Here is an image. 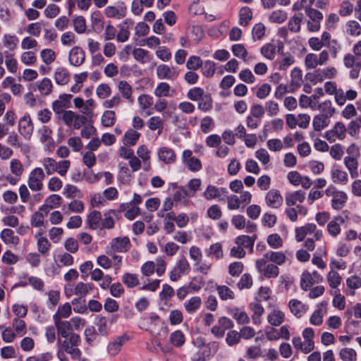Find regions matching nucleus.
Instances as JSON below:
<instances>
[{"label": "nucleus", "mask_w": 361, "mask_h": 361, "mask_svg": "<svg viewBox=\"0 0 361 361\" xmlns=\"http://www.w3.org/2000/svg\"><path fill=\"white\" fill-rule=\"evenodd\" d=\"M305 13L308 17L307 22V30L312 32H318L321 27V21L323 19V14L319 11L308 7L305 8Z\"/></svg>", "instance_id": "nucleus-1"}, {"label": "nucleus", "mask_w": 361, "mask_h": 361, "mask_svg": "<svg viewBox=\"0 0 361 361\" xmlns=\"http://www.w3.org/2000/svg\"><path fill=\"white\" fill-rule=\"evenodd\" d=\"M45 178V174L41 168L33 169L28 177L27 185L31 190L34 192L40 191L43 188L42 181Z\"/></svg>", "instance_id": "nucleus-2"}, {"label": "nucleus", "mask_w": 361, "mask_h": 361, "mask_svg": "<svg viewBox=\"0 0 361 361\" xmlns=\"http://www.w3.org/2000/svg\"><path fill=\"white\" fill-rule=\"evenodd\" d=\"M346 131L347 128L344 123L338 121L332 129L325 133L324 137L330 142H334L336 140H343L345 137Z\"/></svg>", "instance_id": "nucleus-3"}, {"label": "nucleus", "mask_w": 361, "mask_h": 361, "mask_svg": "<svg viewBox=\"0 0 361 361\" xmlns=\"http://www.w3.org/2000/svg\"><path fill=\"white\" fill-rule=\"evenodd\" d=\"M34 126L29 114H25L18 122V131L26 140H30Z\"/></svg>", "instance_id": "nucleus-4"}, {"label": "nucleus", "mask_w": 361, "mask_h": 361, "mask_svg": "<svg viewBox=\"0 0 361 361\" xmlns=\"http://www.w3.org/2000/svg\"><path fill=\"white\" fill-rule=\"evenodd\" d=\"M122 257L118 255H114L111 260L106 255H100L97 257V263L103 269H107L110 267L117 270L121 268Z\"/></svg>", "instance_id": "nucleus-5"}, {"label": "nucleus", "mask_w": 361, "mask_h": 361, "mask_svg": "<svg viewBox=\"0 0 361 361\" xmlns=\"http://www.w3.org/2000/svg\"><path fill=\"white\" fill-rule=\"evenodd\" d=\"M227 192V189L225 188H216L214 185H209L204 192V197L207 200L218 199L221 201L224 200Z\"/></svg>", "instance_id": "nucleus-6"}, {"label": "nucleus", "mask_w": 361, "mask_h": 361, "mask_svg": "<svg viewBox=\"0 0 361 361\" xmlns=\"http://www.w3.org/2000/svg\"><path fill=\"white\" fill-rule=\"evenodd\" d=\"M72 94H63L59 96V99L55 100L52 103V109L56 114H61L63 111V109L69 108L71 106V99L72 98Z\"/></svg>", "instance_id": "nucleus-7"}, {"label": "nucleus", "mask_w": 361, "mask_h": 361, "mask_svg": "<svg viewBox=\"0 0 361 361\" xmlns=\"http://www.w3.org/2000/svg\"><path fill=\"white\" fill-rule=\"evenodd\" d=\"M321 280L322 278L317 272H304L300 281L301 288L307 290L313 284L319 283Z\"/></svg>", "instance_id": "nucleus-8"}, {"label": "nucleus", "mask_w": 361, "mask_h": 361, "mask_svg": "<svg viewBox=\"0 0 361 361\" xmlns=\"http://www.w3.org/2000/svg\"><path fill=\"white\" fill-rule=\"evenodd\" d=\"M290 312L297 318L302 317L308 310V306L297 299H292L288 304Z\"/></svg>", "instance_id": "nucleus-9"}, {"label": "nucleus", "mask_w": 361, "mask_h": 361, "mask_svg": "<svg viewBox=\"0 0 361 361\" xmlns=\"http://www.w3.org/2000/svg\"><path fill=\"white\" fill-rule=\"evenodd\" d=\"M327 302H322L317 306V309L314 310L310 317V322L312 325L319 326L323 322V317L327 312Z\"/></svg>", "instance_id": "nucleus-10"}, {"label": "nucleus", "mask_w": 361, "mask_h": 361, "mask_svg": "<svg viewBox=\"0 0 361 361\" xmlns=\"http://www.w3.org/2000/svg\"><path fill=\"white\" fill-rule=\"evenodd\" d=\"M158 157L160 161L166 164H172L176 160V155L174 150L168 147H162L158 149Z\"/></svg>", "instance_id": "nucleus-11"}, {"label": "nucleus", "mask_w": 361, "mask_h": 361, "mask_svg": "<svg viewBox=\"0 0 361 361\" xmlns=\"http://www.w3.org/2000/svg\"><path fill=\"white\" fill-rule=\"evenodd\" d=\"M157 75L161 80H173L178 73L174 68H170L166 64H161L157 68Z\"/></svg>", "instance_id": "nucleus-12"}, {"label": "nucleus", "mask_w": 361, "mask_h": 361, "mask_svg": "<svg viewBox=\"0 0 361 361\" xmlns=\"http://www.w3.org/2000/svg\"><path fill=\"white\" fill-rule=\"evenodd\" d=\"M85 60V51L79 47H74L69 52V61L75 66H80Z\"/></svg>", "instance_id": "nucleus-13"}, {"label": "nucleus", "mask_w": 361, "mask_h": 361, "mask_svg": "<svg viewBox=\"0 0 361 361\" xmlns=\"http://www.w3.org/2000/svg\"><path fill=\"white\" fill-rule=\"evenodd\" d=\"M54 323L57 329L58 336L59 337L64 338L73 334L72 332V325L70 324L69 321L56 318L54 320Z\"/></svg>", "instance_id": "nucleus-14"}, {"label": "nucleus", "mask_w": 361, "mask_h": 361, "mask_svg": "<svg viewBox=\"0 0 361 361\" xmlns=\"http://www.w3.org/2000/svg\"><path fill=\"white\" fill-rule=\"evenodd\" d=\"M111 245L114 251L118 252H126L130 247V239L125 236L123 238L117 237L114 238L111 242Z\"/></svg>", "instance_id": "nucleus-15"}, {"label": "nucleus", "mask_w": 361, "mask_h": 361, "mask_svg": "<svg viewBox=\"0 0 361 361\" xmlns=\"http://www.w3.org/2000/svg\"><path fill=\"white\" fill-rule=\"evenodd\" d=\"M265 200L269 207L278 208L283 202V197L278 190L272 189L267 193Z\"/></svg>", "instance_id": "nucleus-16"}, {"label": "nucleus", "mask_w": 361, "mask_h": 361, "mask_svg": "<svg viewBox=\"0 0 361 361\" xmlns=\"http://www.w3.org/2000/svg\"><path fill=\"white\" fill-rule=\"evenodd\" d=\"M331 176L334 183L345 185L348 181V173L335 165L331 170Z\"/></svg>", "instance_id": "nucleus-17"}, {"label": "nucleus", "mask_w": 361, "mask_h": 361, "mask_svg": "<svg viewBox=\"0 0 361 361\" xmlns=\"http://www.w3.org/2000/svg\"><path fill=\"white\" fill-rule=\"evenodd\" d=\"M285 314L278 308L272 310L267 316L268 322L274 326H280L284 321Z\"/></svg>", "instance_id": "nucleus-18"}, {"label": "nucleus", "mask_w": 361, "mask_h": 361, "mask_svg": "<svg viewBox=\"0 0 361 361\" xmlns=\"http://www.w3.org/2000/svg\"><path fill=\"white\" fill-rule=\"evenodd\" d=\"M347 201V194L344 191L339 190L338 192H336V195L332 197L331 207L335 210H340L345 206Z\"/></svg>", "instance_id": "nucleus-19"}, {"label": "nucleus", "mask_w": 361, "mask_h": 361, "mask_svg": "<svg viewBox=\"0 0 361 361\" xmlns=\"http://www.w3.org/2000/svg\"><path fill=\"white\" fill-rule=\"evenodd\" d=\"M344 222L345 219L343 216H335L327 225L329 233L334 237L337 236L341 232V225L344 224Z\"/></svg>", "instance_id": "nucleus-20"}, {"label": "nucleus", "mask_w": 361, "mask_h": 361, "mask_svg": "<svg viewBox=\"0 0 361 361\" xmlns=\"http://www.w3.org/2000/svg\"><path fill=\"white\" fill-rule=\"evenodd\" d=\"M118 89L124 99H127L130 104H133V88L127 81L121 80L118 84Z\"/></svg>", "instance_id": "nucleus-21"}, {"label": "nucleus", "mask_w": 361, "mask_h": 361, "mask_svg": "<svg viewBox=\"0 0 361 361\" xmlns=\"http://www.w3.org/2000/svg\"><path fill=\"white\" fill-rule=\"evenodd\" d=\"M286 203L288 206H293L298 202H302L305 198V193L302 190L286 193Z\"/></svg>", "instance_id": "nucleus-22"}, {"label": "nucleus", "mask_w": 361, "mask_h": 361, "mask_svg": "<svg viewBox=\"0 0 361 361\" xmlns=\"http://www.w3.org/2000/svg\"><path fill=\"white\" fill-rule=\"evenodd\" d=\"M250 308L253 312L252 319L254 324L259 325L261 323V316L264 314V309L259 302H252L250 304Z\"/></svg>", "instance_id": "nucleus-23"}, {"label": "nucleus", "mask_w": 361, "mask_h": 361, "mask_svg": "<svg viewBox=\"0 0 361 361\" xmlns=\"http://www.w3.org/2000/svg\"><path fill=\"white\" fill-rule=\"evenodd\" d=\"M257 238V235L248 236L245 235H239L235 239V243L238 245L241 246L243 248H250V251L252 252L253 250V246L255 241Z\"/></svg>", "instance_id": "nucleus-24"}, {"label": "nucleus", "mask_w": 361, "mask_h": 361, "mask_svg": "<svg viewBox=\"0 0 361 361\" xmlns=\"http://www.w3.org/2000/svg\"><path fill=\"white\" fill-rule=\"evenodd\" d=\"M302 18L303 16L302 13L295 14L293 16H292L288 23V30L293 33L299 32L301 29Z\"/></svg>", "instance_id": "nucleus-25"}, {"label": "nucleus", "mask_w": 361, "mask_h": 361, "mask_svg": "<svg viewBox=\"0 0 361 361\" xmlns=\"http://www.w3.org/2000/svg\"><path fill=\"white\" fill-rule=\"evenodd\" d=\"M202 300L198 296H194L183 304L185 311L189 314L196 312L201 306Z\"/></svg>", "instance_id": "nucleus-26"}, {"label": "nucleus", "mask_w": 361, "mask_h": 361, "mask_svg": "<svg viewBox=\"0 0 361 361\" xmlns=\"http://www.w3.org/2000/svg\"><path fill=\"white\" fill-rule=\"evenodd\" d=\"M140 137V133L133 129L127 130L123 137V143L124 145H135Z\"/></svg>", "instance_id": "nucleus-27"}, {"label": "nucleus", "mask_w": 361, "mask_h": 361, "mask_svg": "<svg viewBox=\"0 0 361 361\" xmlns=\"http://www.w3.org/2000/svg\"><path fill=\"white\" fill-rule=\"evenodd\" d=\"M329 123V118L320 114L315 116L312 121V126L315 131H321L322 129L326 128Z\"/></svg>", "instance_id": "nucleus-28"}, {"label": "nucleus", "mask_w": 361, "mask_h": 361, "mask_svg": "<svg viewBox=\"0 0 361 361\" xmlns=\"http://www.w3.org/2000/svg\"><path fill=\"white\" fill-rule=\"evenodd\" d=\"M71 312V305L69 302H66L58 307L57 312L53 316V320H55L56 318L59 319L68 318Z\"/></svg>", "instance_id": "nucleus-29"}, {"label": "nucleus", "mask_w": 361, "mask_h": 361, "mask_svg": "<svg viewBox=\"0 0 361 361\" xmlns=\"http://www.w3.org/2000/svg\"><path fill=\"white\" fill-rule=\"evenodd\" d=\"M92 289V283H85L80 282L77 283L74 288V295L78 296L79 298H84Z\"/></svg>", "instance_id": "nucleus-30"}, {"label": "nucleus", "mask_w": 361, "mask_h": 361, "mask_svg": "<svg viewBox=\"0 0 361 361\" xmlns=\"http://www.w3.org/2000/svg\"><path fill=\"white\" fill-rule=\"evenodd\" d=\"M102 221V214L99 212L94 210L87 216V223L89 227L92 229H97Z\"/></svg>", "instance_id": "nucleus-31"}, {"label": "nucleus", "mask_w": 361, "mask_h": 361, "mask_svg": "<svg viewBox=\"0 0 361 361\" xmlns=\"http://www.w3.org/2000/svg\"><path fill=\"white\" fill-rule=\"evenodd\" d=\"M231 315L238 324H247L250 322V317L247 314L239 309L232 310Z\"/></svg>", "instance_id": "nucleus-32"}, {"label": "nucleus", "mask_w": 361, "mask_h": 361, "mask_svg": "<svg viewBox=\"0 0 361 361\" xmlns=\"http://www.w3.org/2000/svg\"><path fill=\"white\" fill-rule=\"evenodd\" d=\"M1 238L6 244L16 245L18 243V236L15 235L14 231L10 228H5L1 233Z\"/></svg>", "instance_id": "nucleus-33"}, {"label": "nucleus", "mask_w": 361, "mask_h": 361, "mask_svg": "<svg viewBox=\"0 0 361 361\" xmlns=\"http://www.w3.org/2000/svg\"><path fill=\"white\" fill-rule=\"evenodd\" d=\"M54 79L57 84L65 85L69 80V73L64 68H58L55 71Z\"/></svg>", "instance_id": "nucleus-34"}, {"label": "nucleus", "mask_w": 361, "mask_h": 361, "mask_svg": "<svg viewBox=\"0 0 361 361\" xmlns=\"http://www.w3.org/2000/svg\"><path fill=\"white\" fill-rule=\"evenodd\" d=\"M319 110L321 111L320 115L331 118L335 113V109L332 106L330 100H326L318 106Z\"/></svg>", "instance_id": "nucleus-35"}, {"label": "nucleus", "mask_w": 361, "mask_h": 361, "mask_svg": "<svg viewBox=\"0 0 361 361\" xmlns=\"http://www.w3.org/2000/svg\"><path fill=\"white\" fill-rule=\"evenodd\" d=\"M198 109L207 112L213 108V99L209 94H206L197 104Z\"/></svg>", "instance_id": "nucleus-36"}, {"label": "nucleus", "mask_w": 361, "mask_h": 361, "mask_svg": "<svg viewBox=\"0 0 361 361\" xmlns=\"http://www.w3.org/2000/svg\"><path fill=\"white\" fill-rule=\"evenodd\" d=\"M169 340L174 347L180 348L185 343V336L181 331L176 330L171 334Z\"/></svg>", "instance_id": "nucleus-37"}, {"label": "nucleus", "mask_w": 361, "mask_h": 361, "mask_svg": "<svg viewBox=\"0 0 361 361\" xmlns=\"http://www.w3.org/2000/svg\"><path fill=\"white\" fill-rule=\"evenodd\" d=\"M39 92L43 95H48L52 92V82L50 79L44 78L40 82H37Z\"/></svg>", "instance_id": "nucleus-38"}, {"label": "nucleus", "mask_w": 361, "mask_h": 361, "mask_svg": "<svg viewBox=\"0 0 361 361\" xmlns=\"http://www.w3.org/2000/svg\"><path fill=\"white\" fill-rule=\"evenodd\" d=\"M105 14L109 18L121 19L126 16V8L118 9L115 6H109L105 8Z\"/></svg>", "instance_id": "nucleus-39"}, {"label": "nucleus", "mask_w": 361, "mask_h": 361, "mask_svg": "<svg viewBox=\"0 0 361 361\" xmlns=\"http://www.w3.org/2000/svg\"><path fill=\"white\" fill-rule=\"evenodd\" d=\"M339 357L343 361H356L357 353L353 348H344L341 349Z\"/></svg>", "instance_id": "nucleus-40"}, {"label": "nucleus", "mask_w": 361, "mask_h": 361, "mask_svg": "<svg viewBox=\"0 0 361 361\" xmlns=\"http://www.w3.org/2000/svg\"><path fill=\"white\" fill-rule=\"evenodd\" d=\"M163 119L159 116H152L147 121V126L151 130H158V135L161 133L163 129Z\"/></svg>", "instance_id": "nucleus-41"}, {"label": "nucleus", "mask_w": 361, "mask_h": 361, "mask_svg": "<svg viewBox=\"0 0 361 361\" xmlns=\"http://www.w3.org/2000/svg\"><path fill=\"white\" fill-rule=\"evenodd\" d=\"M171 91V87L170 85L165 82H160L157 87L154 90V95L159 98L163 97H169L171 96V94H170Z\"/></svg>", "instance_id": "nucleus-42"}, {"label": "nucleus", "mask_w": 361, "mask_h": 361, "mask_svg": "<svg viewBox=\"0 0 361 361\" xmlns=\"http://www.w3.org/2000/svg\"><path fill=\"white\" fill-rule=\"evenodd\" d=\"M125 338L123 336L116 338L113 342L108 345V352L111 355H116L121 349Z\"/></svg>", "instance_id": "nucleus-43"}, {"label": "nucleus", "mask_w": 361, "mask_h": 361, "mask_svg": "<svg viewBox=\"0 0 361 361\" xmlns=\"http://www.w3.org/2000/svg\"><path fill=\"white\" fill-rule=\"evenodd\" d=\"M240 25L246 26L250 20L252 19V10L247 6L243 7L239 11Z\"/></svg>", "instance_id": "nucleus-44"}, {"label": "nucleus", "mask_w": 361, "mask_h": 361, "mask_svg": "<svg viewBox=\"0 0 361 361\" xmlns=\"http://www.w3.org/2000/svg\"><path fill=\"white\" fill-rule=\"evenodd\" d=\"M346 128L350 136H357L360 133V129L361 128V117H358L355 120L351 121Z\"/></svg>", "instance_id": "nucleus-45"}, {"label": "nucleus", "mask_w": 361, "mask_h": 361, "mask_svg": "<svg viewBox=\"0 0 361 361\" xmlns=\"http://www.w3.org/2000/svg\"><path fill=\"white\" fill-rule=\"evenodd\" d=\"M116 122V114L114 111L106 110L103 113L102 116V125L105 127H111Z\"/></svg>", "instance_id": "nucleus-46"}, {"label": "nucleus", "mask_w": 361, "mask_h": 361, "mask_svg": "<svg viewBox=\"0 0 361 361\" xmlns=\"http://www.w3.org/2000/svg\"><path fill=\"white\" fill-rule=\"evenodd\" d=\"M215 63L212 61L207 60L204 63L202 62V66H201V71L204 76L207 78H209L214 75L215 73Z\"/></svg>", "instance_id": "nucleus-47"}, {"label": "nucleus", "mask_w": 361, "mask_h": 361, "mask_svg": "<svg viewBox=\"0 0 361 361\" xmlns=\"http://www.w3.org/2000/svg\"><path fill=\"white\" fill-rule=\"evenodd\" d=\"M12 326L14 329V332L19 336H23L26 334V324L25 322L19 319L15 318L12 321Z\"/></svg>", "instance_id": "nucleus-48"}, {"label": "nucleus", "mask_w": 361, "mask_h": 361, "mask_svg": "<svg viewBox=\"0 0 361 361\" xmlns=\"http://www.w3.org/2000/svg\"><path fill=\"white\" fill-rule=\"evenodd\" d=\"M204 91L202 88L195 87L191 88L187 92V97L190 100L197 102L200 101L204 96Z\"/></svg>", "instance_id": "nucleus-49"}, {"label": "nucleus", "mask_w": 361, "mask_h": 361, "mask_svg": "<svg viewBox=\"0 0 361 361\" xmlns=\"http://www.w3.org/2000/svg\"><path fill=\"white\" fill-rule=\"evenodd\" d=\"M116 212H117L116 210L111 209L104 213V219L101 221L102 228L107 229L114 228V221L112 218V214L115 215Z\"/></svg>", "instance_id": "nucleus-50"}, {"label": "nucleus", "mask_w": 361, "mask_h": 361, "mask_svg": "<svg viewBox=\"0 0 361 361\" xmlns=\"http://www.w3.org/2000/svg\"><path fill=\"white\" fill-rule=\"evenodd\" d=\"M202 62L200 56H190L186 62V68L192 71L197 70L202 66Z\"/></svg>", "instance_id": "nucleus-51"}, {"label": "nucleus", "mask_w": 361, "mask_h": 361, "mask_svg": "<svg viewBox=\"0 0 361 361\" xmlns=\"http://www.w3.org/2000/svg\"><path fill=\"white\" fill-rule=\"evenodd\" d=\"M287 18V13L282 10L274 11L269 17V19L272 23H282Z\"/></svg>", "instance_id": "nucleus-52"}, {"label": "nucleus", "mask_w": 361, "mask_h": 361, "mask_svg": "<svg viewBox=\"0 0 361 361\" xmlns=\"http://www.w3.org/2000/svg\"><path fill=\"white\" fill-rule=\"evenodd\" d=\"M240 338L239 332L235 330H231L226 334V342L229 346H233L239 343Z\"/></svg>", "instance_id": "nucleus-53"}, {"label": "nucleus", "mask_w": 361, "mask_h": 361, "mask_svg": "<svg viewBox=\"0 0 361 361\" xmlns=\"http://www.w3.org/2000/svg\"><path fill=\"white\" fill-rule=\"evenodd\" d=\"M265 257L271 260L272 262H274L277 264H281L284 262L286 256L281 252H267L265 255Z\"/></svg>", "instance_id": "nucleus-54"}, {"label": "nucleus", "mask_w": 361, "mask_h": 361, "mask_svg": "<svg viewBox=\"0 0 361 361\" xmlns=\"http://www.w3.org/2000/svg\"><path fill=\"white\" fill-rule=\"evenodd\" d=\"M42 162L47 175H51L56 172L57 162L54 159L47 157Z\"/></svg>", "instance_id": "nucleus-55"}, {"label": "nucleus", "mask_w": 361, "mask_h": 361, "mask_svg": "<svg viewBox=\"0 0 361 361\" xmlns=\"http://www.w3.org/2000/svg\"><path fill=\"white\" fill-rule=\"evenodd\" d=\"M333 294L334 295V298L332 301L334 307L338 308L340 310H343L345 306V297L341 295L339 293V290L337 289L334 290Z\"/></svg>", "instance_id": "nucleus-56"}, {"label": "nucleus", "mask_w": 361, "mask_h": 361, "mask_svg": "<svg viewBox=\"0 0 361 361\" xmlns=\"http://www.w3.org/2000/svg\"><path fill=\"white\" fill-rule=\"evenodd\" d=\"M123 283L129 288L139 284L140 279L136 274L126 273L123 277Z\"/></svg>", "instance_id": "nucleus-57"}, {"label": "nucleus", "mask_w": 361, "mask_h": 361, "mask_svg": "<svg viewBox=\"0 0 361 361\" xmlns=\"http://www.w3.org/2000/svg\"><path fill=\"white\" fill-rule=\"evenodd\" d=\"M140 107L145 111L149 109L153 104V97L148 94H141L137 99Z\"/></svg>", "instance_id": "nucleus-58"}, {"label": "nucleus", "mask_w": 361, "mask_h": 361, "mask_svg": "<svg viewBox=\"0 0 361 361\" xmlns=\"http://www.w3.org/2000/svg\"><path fill=\"white\" fill-rule=\"evenodd\" d=\"M204 286V279L201 275L195 276L190 281L188 289L193 291L200 290Z\"/></svg>", "instance_id": "nucleus-59"}, {"label": "nucleus", "mask_w": 361, "mask_h": 361, "mask_svg": "<svg viewBox=\"0 0 361 361\" xmlns=\"http://www.w3.org/2000/svg\"><path fill=\"white\" fill-rule=\"evenodd\" d=\"M73 27L76 32L79 34L84 33L86 30L85 19L82 16H78L73 20Z\"/></svg>", "instance_id": "nucleus-60"}, {"label": "nucleus", "mask_w": 361, "mask_h": 361, "mask_svg": "<svg viewBox=\"0 0 361 361\" xmlns=\"http://www.w3.org/2000/svg\"><path fill=\"white\" fill-rule=\"evenodd\" d=\"M291 85L298 87L302 84V71L298 68H294L290 73Z\"/></svg>", "instance_id": "nucleus-61"}, {"label": "nucleus", "mask_w": 361, "mask_h": 361, "mask_svg": "<svg viewBox=\"0 0 361 361\" xmlns=\"http://www.w3.org/2000/svg\"><path fill=\"white\" fill-rule=\"evenodd\" d=\"M217 291L219 297L222 300L233 299L235 298L234 293L227 286H218Z\"/></svg>", "instance_id": "nucleus-62"}, {"label": "nucleus", "mask_w": 361, "mask_h": 361, "mask_svg": "<svg viewBox=\"0 0 361 361\" xmlns=\"http://www.w3.org/2000/svg\"><path fill=\"white\" fill-rule=\"evenodd\" d=\"M267 243L270 247L276 249L283 245V240L277 233L271 234L267 238Z\"/></svg>", "instance_id": "nucleus-63"}, {"label": "nucleus", "mask_w": 361, "mask_h": 361, "mask_svg": "<svg viewBox=\"0 0 361 361\" xmlns=\"http://www.w3.org/2000/svg\"><path fill=\"white\" fill-rule=\"evenodd\" d=\"M210 357L206 346L197 349L196 354L192 357V361H206Z\"/></svg>", "instance_id": "nucleus-64"}]
</instances>
